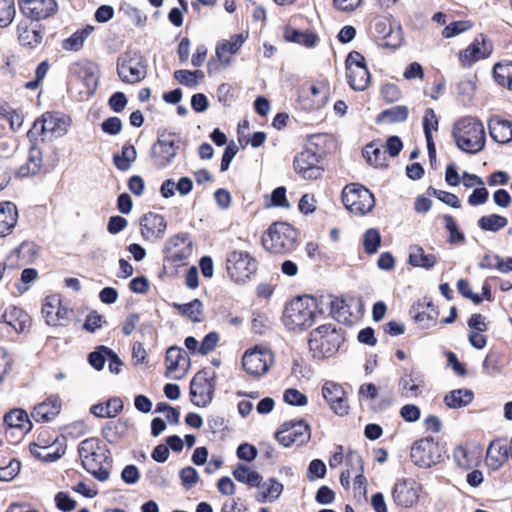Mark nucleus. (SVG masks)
<instances>
[{
  "mask_svg": "<svg viewBox=\"0 0 512 512\" xmlns=\"http://www.w3.org/2000/svg\"><path fill=\"white\" fill-rule=\"evenodd\" d=\"M474 399V393L465 388L448 392L444 397V403L450 409H460L468 406Z\"/></svg>",
  "mask_w": 512,
  "mask_h": 512,
  "instance_id": "obj_34",
  "label": "nucleus"
},
{
  "mask_svg": "<svg viewBox=\"0 0 512 512\" xmlns=\"http://www.w3.org/2000/svg\"><path fill=\"white\" fill-rule=\"evenodd\" d=\"M215 372L203 369L197 372L190 383V397L194 405L198 407L208 406L214 396Z\"/></svg>",
  "mask_w": 512,
  "mask_h": 512,
  "instance_id": "obj_10",
  "label": "nucleus"
},
{
  "mask_svg": "<svg viewBox=\"0 0 512 512\" xmlns=\"http://www.w3.org/2000/svg\"><path fill=\"white\" fill-rule=\"evenodd\" d=\"M284 37L289 42L297 43L306 47H313L317 42L315 34L295 29H287L284 33Z\"/></svg>",
  "mask_w": 512,
  "mask_h": 512,
  "instance_id": "obj_46",
  "label": "nucleus"
},
{
  "mask_svg": "<svg viewBox=\"0 0 512 512\" xmlns=\"http://www.w3.org/2000/svg\"><path fill=\"white\" fill-rule=\"evenodd\" d=\"M428 311H422L417 313L414 316V319L417 323L421 325L422 328H430L435 322L438 316V313L433 308L432 305L428 304Z\"/></svg>",
  "mask_w": 512,
  "mask_h": 512,
  "instance_id": "obj_55",
  "label": "nucleus"
},
{
  "mask_svg": "<svg viewBox=\"0 0 512 512\" xmlns=\"http://www.w3.org/2000/svg\"><path fill=\"white\" fill-rule=\"evenodd\" d=\"M493 75L498 84L512 90V63L496 64Z\"/></svg>",
  "mask_w": 512,
  "mask_h": 512,
  "instance_id": "obj_47",
  "label": "nucleus"
},
{
  "mask_svg": "<svg viewBox=\"0 0 512 512\" xmlns=\"http://www.w3.org/2000/svg\"><path fill=\"white\" fill-rule=\"evenodd\" d=\"M380 233L377 229H368L364 234L363 245L364 249L368 254H373L378 250L380 246Z\"/></svg>",
  "mask_w": 512,
  "mask_h": 512,
  "instance_id": "obj_52",
  "label": "nucleus"
},
{
  "mask_svg": "<svg viewBox=\"0 0 512 512\" xmlns=\"http://www.w3.org/2000/svg\"><path fill=\"white\" fill-rule=\"evenodd\" d=\"M353 304H357V301L353 298H336L333 300L331 309L334 317L340 322H349L353 314L350 310Z\"/></svg>",
  "mask_w": 512,
  "mask_h": 512,
  "instance_id": "obj_38",
  "label": "nucleus"
},
{
  "mask_svg": "<svg viewBox=\"0 0 512 512\" xmlns=\"http://www.w3.org/2000/svg\"><path fill=\"white\" fill-rule=\"evenodd\" d=\"M167 228V222L160 214L149 212L140 220L141 235L146 241L155 242L161 239Z\"/></svg>",
  "mask_w": 512,
  "mask_h": 512,
  "instance_id": "obj_21",
  "label": "nucleus"
},
{
  "mask_svg": "<svg viewBox=\"0 0 512 512\" xmlns=\"http://www.w3.org/2000/svg\"><path fill=\"white\" fill-rule=\"evenodd\" d=\"M297 232L286 222H274L262 236L263 247L274 254H287L296 248Z\"/></svg>",
  "mask_w": 512,
  "mask_h": 512,
  "instance_id": "obj_4",
  "label": "nucleus"
},
{
  "mask_svg": "<svg viewBox=\"0 0 512 512\" xmlns=\"http://www.w3.org/2000/svg\"><path fill=\"white\" fill-rule=\"evenodd\" d=\"M363 156L370 165L376 168L387 166L386 150L376 143L366 145L363 150Z\"/></svg>",
  "mask_w": 512,
  "mask_h": 512,
  "instance_id": "obj_36",
  "label": "nucleus"
},
{
  "mask_svg": "<svg viewBox=\"0 0 512 512\" xmlns=\"http://www.w3.org/2000/svg\"><path fill=\"white\" fill-rule=\"evenodd\" d=\"M192 254V241L185 233L170 237L165 245V258L174 264H178Z\"/></svg>",
  "mask_w": 512,
  "mask_h": 512,
  "instance_id": "obj_19",
  "label": "nucleus"
},
{
  "mask_svg": "<svg viewBox=\"0 0 512 512\" xmlns=\"http://www.w3.org/2000/svg\"><path fill=\"white\" fill-rule=\"evenodd\" d=\"M420 415L419 407L413 404H406L400 409V416L407 422H416Z\"/></svg>",
  "mask_w": 512,
  "mask_h": 512,
  "instance_id": "obj_64",
  "label": "nucleus"
},
{
  "mask_svg": "<svg viewBox=\"0 0 512 512\" xmlns=\"http://www.w3.org/2000/svg\"><path fill=\"white\" fill-rule=\"evenodd\" d=\"M179 477L182 486L187 490L193 488L200 480L197 470L191 466L181 469Z\"/></svg>",
  "mask_w": 512,
  "mask_h": 512,
  "instance_id": "obj_53",
  "label": "nucleus"
},
{
  "mask_svg": "<svg viewBox=\"0 0 512 512\" xmlns=\"http://www.w3.org/2000/svg\"><path fill=\"white\" fill-rule=\"evenodd\" d=\"M345 66L349 86L355 91H364L370 83V73L364 56L357 51L350 52L346 58Z\"/></svg>",
  "mask_w": 512,
  "mask_h": 512,
  "instance_id": "obj_11",
  "label": "nucleus"
},
{
  "mask_svg": "<svg viewBox=\"0 0 512 512\" xmlns=\"http://www.w3.org/2000/svg\"><path fill=\"white\" fill-rule=\"evenodd\" d=\"M4 422L14 429H18L22 435L32 429V423L25 410L17 408L11 410L4 417Z\"/></svg>",
  "mask_w": 512,
  "mask_h": 512,
  "instance_id": "obj_33",
  "label": "nucleus"
},
{
  "mask_svg": "<svg viewBox=\"0 0 512 512\" xmlns=\"http://www.w3.org/2000/svg\"><path fill=\"white\" fill-rule=\"evenodd\" d=\"M445 227L449 231V242L450 243H463L465 236L458 230L457 224L453 217L450 215L444 216Z\"/></svg>",
  "mask_w": 512,
  "mask_h": 512,
  "instance_id": "obj_57",
  "label": "nucleus"
},
{
  "mask_svg": "<svg viewBox=\"0 0 512 512\" xmlns=\"http://www.w3.org/2000/svg\"><path fill=\"white\" fill-rule=\"evenodd\" d=\"M283 400L291 406H305L308 403V398L305 394L294 388H289L284 391Z\"/></svg>",
  "mask_w": 512,
  "mask_h": 512,
  "instance_id": "obj_54",
  "label": "nucleus"
},
{
  "mask_svg": "<svg viewBox=\"0 0 512 512\" xmlns=\"http://www.w3.org/2000/svg\"><path fill=\"white\" fill-rule=\"evenodd\" d=\"M18 218V209L13 202H0V238L6 237L13 232Z\"/></svg>",
  "mask_w": 512,
  "mask_h": 512,
  "instance_id": "obj_24",
  "label": "nucleus"
},
{
  "mask_svg": "<svg viewBox=\"0 0 512 512\" xmlns=\"http://www.w3.org/2000/svg\"><path fill=\"white\" fill-rule=\"evenodd\" d=\"M507 224V218L498 214L482 216L478 220L479 228H481L484 231L490 232H498L499 230L505 228Z\"/></svg>",
  "mask_w": 512,
  "mask_h": 512,
  "instance_id": "obj_45",
  "label": "nucleus"
},
{
  "mask_svg": "<svg viewBox=\"0 0 512 512\" xmlns=\"http://www.w3.org/2000/svg\"><path fill=\"white\" fill-rule=\"evenodd\" d=\"M343 342L342 334L331 324L321 325L310 333L309 350L317 359L333 356Z\"/></svg>",
  "mask_w": 512,
  "mask_h": 512,
  "instance_id": "obj_5",
  "label": "nucleus"
},
{
  "mask_svg": "<svg viewBox=\"0 0 512 512\" xmlns=\"http://www.w3.org/2000/svg\"><path fill=\"white\" fill-rule=\"evenodd\" d=\"M93 30L94 27L91 25H86L85 27L78 29L70 37L62 41V48L65 51H79Z\"/></svg>",
  "mask_w": 512,
  "mask_h": 512,
  "instance_id": "obj_35",
  "label": "nucleus"
},
{
  "mask_svg": "<svg viewBox=\"0 0 512 512\" xmlns=\"http://www.w3.org/2000/svg\"><path fill=\"white\" fill-rule=\"evenodd\" d=\"M42 152L35 145H31L27 162L19 170L21 176H29L36 174L42 166Z\"/></svg>",
  "mask_w": 512,
  "mask_h": 512,
  "instance_id": "obj_39",
  "label": "nucleus"
},
{
  "mask_svg": "<svg viewBox=\"0 0 512 512\" xmlns=\"http://www.w3.org/2000/svg\"><path fill=\"white\" fill-rule=\"evenodd\" d=\"M408 262L413 267L429 270L436 265L437 257L432 253H426L419 245H412L409 247Z\"/></svg>",
  "mask_w": 512,
  "mask_h": 512,
  "instance_id": "obj_29",
  "label": "nucleus"
},
{
  "mask_svg": "<svg viewBox=\"0 0 512 512\" xmlns=\"http://www.w3.org/2000/svg\"><path fill=\"white\" fill-rule=\"evenodd\" d=\"M471 27L472 25L468 21L452 22L443 29L442 35L445 38H451L460 33L468 31Z\"/></svg>",
  "mask_w": 512,
  "mask_h": 512,
  "instance_id": "obj_59",
  "label": "nucleus"
},
{
  "mask_svg": "<svg viewBox=\"0 0 512 512\" xmlns=\"http://www.w3.org/2000/svg\"><path fill=\"white\" fill-rule=\"evenodd\" d=\"M422 381L406 376L400 380L401 394L406 398H416L421 394Z\"/></svg>",
  "mask_w": 512,
  "mask_h": 512,
  "instance_id": "obj_48",
  "label": "nucleus"
},
{
  "mask_svg": "<svg viewBox=\"0 0 512 512\" xmlns=\"http://www.w3.org/2000/svg\"><path fill=\"white\" fill-rule=\"evenodd\" d=\"M454 459L461 468L468 469L473 465V459L469 450L464 446H458L454 450Z\"/></svg>",
  "mask_w": 512,
  "mask_h": 512,
  "instance_id": "obj_60",
  "label": "nucleus"
},
{
  "mask_svg": "<svg viewBox=\"0 0 512 512\" xmlns=\"http://www.w3.org/2000/svg\"><path fill=\"white\" fill-rule=\"evenodd\" d=\"M342 202L346 209L356 215H365L375 206L373 194L360 184H349L342 191Z\"/></svg>",
  "mask_w": 512,
  "mask_h": 512,
  "instance_id": "obj_9",
  "label": "nucleus"
},
{
  "mask_svg": "<svg viewBox=\"0 0 512 512\" xmlns=\"http://www.w3.org/2000/svg\"><path fill=\"white\" fill-rule=\"evenodd\" d=\"M492 53V44L483 34H479L466 49L460 52L459 61L463 67L487 58Z\"/></svg>",
  "mask_w": 512,
  "mask_h": 512,
  "instance_id": "obj_20",
  "label": "nucleus"
},
{
  "mask_svg": "<svg viewBox=\"0 0 512 512\" xmlns=\"http://www.w3.org/2000/svg\"><path fill=\"white\" fill-rule=\"evenodd\" d=\"M1 319L16 333H25L31 326L30 316L23 309L15 306L6 308Z\"/></svg>",
  "mask_w": 512,
  "mask_h": 512,
  "instance_id": "obj_23",
  "label": "nucleus"
},
{
  "mask_svg": "<svg viewBox=\"0 0 512 512\" xmlns=\"http://www.w3.org/2000/svg\"><path fill=\"white\" fill-rule=\"evenodd\" d=\"M117 73L125 83H138L146 77L147 62L140 52L127 51L117 60Z\"/></svg>",
  "mask_w": 512,
  "mask_h": 512,
  "instance_id": "obj_7",
  "label": "nucleus"
},
{
  "mask_svg": "<svg viewBox=\"0 0 512 512\" xmlns=\"http://www.w3.org/2000/svg\"><path fill=\"white\" fill-rule=\"evenodd\" d=\"M409 110L406 106H395L381 113V118L389 122H403L407 119Z\"/></svg>",
  "mask_w": 512,
  "mask_h": 512,
  "instance_id": "obj_51",
  "label": "nucleus"
},
{
  "mask_svg": "<svg viewBox=\"0 0 512 512\" xmlns=\"http://www.w3.org/2000/svg\"><path fill=\"white\" fill-rule=\"evenodd\" d=\"M233 476L237 481L248 484L252 487H260V482L262 480V477L258 472L242 464L238 465L234 469Z\"/></svg>",
  "mask_w": 512,
  "mask_h": 512,
  "instance_id": "obj_41",
  "label": "nucleus"
},
{
  "mask_svg": "<svg viewBox=\"0 0 512 512\" xmlns=\"http://www.w3.org/2000/svg\"><path fill=\"white\" fill-rule=\"evenodd\" d=\"M123 402L118 397L110 398L106 403H98L90 408V412L98 418H114L123 410Z\"/></svg>",
  "mask_w": 512,
  "mask_h": 512,
  "instance_id": "obj_32",
  "label": "nucleus"
},
{
  "mask_svg": "<svg viewBox=\"0 0 512 512\" xmlns=\"http://www.w3.org/2000/svg\"><path fill=\"white\" fill-rule=\"evenodd\" d=\"M21 12L32 20L45 19L55 13V0H18Z\"/></svg>",
  "mask_w": 512,
  "mask_h": 512,
  "instance_id": "obj_22",
  "label": "nucleus"
},
{
  "mask_svg": "<svg viewBox=\"0 0 512 512\" xmlns=\"http://www.w3.org/2000/svg\"><path fill=\"white\" fill-rule=\"evenodd\" d=\"M257 270V260L244 250H233L227 254L226 271L231 281L246 283Z\"/></svg>",
  "mask_w": 512,
  "mask_h": 512,
  "instance_id": "obj_6",
  "label": "nucleus"
},
{
  "mask_svg": "<svg viewBox=\"0 0 512 512\" xmlns=\"http://www.w3.org/2000/svg\"><path fill=\"white\" fill-rule=\"evenodd\" d=\"M42 314L50 326H66L70 323L73 311L62 303L60 295L53 294L45 298Z\"/></svg>",
  "mask_w": 512,
  "mask_h": 512,
  "instance_id": "obj_15",
  "label": "nucleus"
},
{
  "mask_svg": "<svg viewBox=\"0 0 512 512\" xmlns=\"http://www.w3.org/2000/svg\"><path fill=\"white\" fill-rule=\"evenodd\" d=\"M488 127L494 141L505 144L512 140V123L510 121L493 117L490 119Z\"/></svg>",
  "mask_w": 512,
  "mask_h": 512,
  "instance_id": "obj_28",
  "label": "nucleus"
},
{
  "mask_svg": "<svg viewBox=\"0 0 512 512\" xmlns=\"http://www.w3.org/2000/svg\"><path fill=\"white\" fill-rule=\"evenodd\" d=\"M274 364V353L265 346L257 345L244 352L242 356V367L244 371L254 377L264 376Z\"/></svg>",
  "mask_w": 512,
  "mask_h": 512,
  "instance_id": "obj_8",
  "label": "nucleus"
},
{
  "mask_svg": "<svg viewBox=\"0 0 512 512\" xmlns=\"http://www.w3.org/2000/svg\"><path fill=\"white\" fill-rule=\"evenodd\" d=\"M259 488L261 491L257 496V500L262 503L277 500L283 491V485L273 478L268 479L262 485L260 484Z\"/></svg>",
  "mask_w": 512,
  "mask_h": 512,
  "instance_id": "obj_37",
  "label": "nucleus"
},
{
  "mask_svg": "<svg viewBox=\"0 0 512 512\" xmlns=\"http://www.w3.org/2000/svg\"><path fill=\"white\" fill-rule=\"evenodd\" d=\"M309 425L304 420H291L284 422L276 432L277 441L284 447L293 444L302 445L310 439Z\"/></svg>",
  "mask_w": 512,
  "mask_h": 512,
  "instance_id": "obj_14",
  "label": "nucleus"
},
{
  "mask_svg": "<svg viewBox=\"0 0 512 512\" xmlns=\"http://www.w3.org/2000/svg\"><path fill=\"white\" fill-rule=\"evenodd\" d=\"M70 127V119L61 113L46 112L34 122L29 136L40 133L50 137L64 136Z\"/></svg>",
  "mask_w": 512,
  "mask_h": 512,
  "instance_id": "obj_13",
  "label": "nucleus"
},
{
  "mask_svg": "<svg viewBox=\"0 0 512 512\" xmlns=\"http://www.w3.org/2000/svg\"><path fill=\"white\" fill-rule=\"evenodd\" d=\"M320 155L311 147H305L294 159V169L304 179L314 180L322 176L323 169L319 166Z\"/></svg>",
  "mask_w": 512,
  "mask_h": 512,
  "instance_id": "obj_16",
  "label": "nucleus"
},
{
  "mask_svg": "<svg viewBox=\"0 0 512 512\" xmlns=\"http://www.w3.org/2000/svg\"><path fill=\"white\" fill-rule=\"evenodd\" d=\"M244 41L245 39L241 34H235L231 36L229 40L219 43L216 46V57L222 67H228L233 60L224 58V51L234 55L240 50Z\"/></svg>",
  "mask_w": 512,
  "mask_h": 512,
  "instance_id": "obj_30",
  "label": "nucleus"
},
{
  "mask_svg": "<svg viewBox=\"0 0 512 512\" xmlns=\"http://www.w3.org/2000/svg\"><path fill=\"white\" fill-rule=\"evenodd\" d=\"M186 361L187 360L184 357V351L182 349H180L178 347L168 348V350L166 352V357H165L167 374L171 375L172 373H174L175 371H177L180 368H183V370H185L182 362H186Z\"/></svg>",
  "mask_w": 512,
  "mask_h": 512,
  "instance_id": "obj_43",
  "label": "nucleus"
},
{
  "mask_svg": "<svg viewBox=\"0 0 512 512\" xmlns=\"http://www.w3.org/2000/svg\"><path fill=\"white\" fill-rule=\"evenodd\" d=\"M16 14L14 0H0V28L8 27Z\"/></svg>",
  "mask_w": 512,
  "mask_h": 512,
  "instance_id": "obj_50",
  "label": "nucleus"
},
{
  "mask_svg": "<svg viewBox=\"0 0 512 512\" xmlns=\"http://www.w3.org/2000/svg\"><path fill=\"white\" fill-rule=\"evenodd\" d=\"M31 454L44 462H54L61 458L65 450L57 445H42L40 442L30 444Z\"/></svg>",
  "mask_w": 512,
  "mask_h": 512,
  "instance_id": "obj_31",
  "label": "nucleus"
},
{
  "mask_svg": "<svg viewBox=\"0 0 512 512\" xmlns=\"http://www.w3.org/2000/svg\"><path fill=\"white\" fill-rule=\"evenodd\" d=\"M219 341V335L216 332H210L208 333L204 339L202 340L200 346H199V352L202 355H207L212 350L215 349L217 343Z\"/></svg>",
  "mask_w": 512,
  "mask_h": 512,
  "instance_id": "obj_62",
  "label": "nucleus"
},
{
  "mask_svg": "<svg viewBox=\"0 0 512 512\" xmlns=\"http://www.w3.org/2000/svg\"><path fill=\"white\" fill-rule=\"evenodd\" d=\"M18 39L22 45L36 46L42 41V34L36 29H30L26 22L17 25Z\"/></svg>",
  "mask_w": 512,
  "mask_h": 512,
  "instance_id": "obj_42",
  "label": "nucleus"
},
{
  "mask_svg": "<svg viewBox=\"0 0 512 512\" xmlns=\"http://www.w3.org/2000/svg\"><path fill=\"white\" fill-rule=\"evenodd\" d=\"M137 152L134 146L124 145L121 153L115 154L113 157L114 165L121 171L128 170L132 163L136 160Z\"/></svg>",
  "mask_w": 512,
  "mask_h": 512,
  "instance_id": "obj_44",
  "label": "nucleus"
},
{
  "mask_svg": "<svg viewBox=\"0 0 512 512\" xmlns=\"http://www.w3.org/2000/svg\"><path fill=\"white\" fill-rule=\"evenodd\" d=\"M453 138L460 150L470 154L480 152L486 142L482 122L473 117H464L454 124Z\"/></svg>",
  "mask_w": 512,
  "mask_h": 512,
  "instance_id": "obj_2",
  "label": "nucleus"
},
{
  "mask_svg": "<svg viewBox=\"0 0 512 512\" xmlns=\"http://www.w3.org/2000/svg\"><path fill=\"white\" fill-rule=\"evenodd\" d=\"M20 471V462L11 460L7 466H0V480L11 481Z\"/></svg>",
  "mask_w": 512,
  "mask_h": 512,
  "instance_id": "obj_61",
  "label": "nucleus"
},
{
  "mask_svg": "<svg viewBox=\"0 0 512 512\" xmlns=\"http://www.w3.org/2000/svg\"><path fill=\"white\" fill-rule=\"evenodd\" d=\"M410 457L416 466L429 468L441 461L442 449L432 438H422L413 443Z\"/></svg>",
  "mask_w": 512,
  "mask_h": 512,
  "instance_id": "obj_12",
  "label": "nucleus"
},
{
  "mask_svg": "<svg viewBox=\"0 0 512 512\" xmlns=\"http://www.w3.org/2000/svg\"><path fill=\"white\" fill-rule=\"evenodd\" d=\"M38 278V271L34 268L24 269L21 273V283L17 284L16 288L20 294L25 293L30 284H32Z\"/></svg>",
  "mask_w": 512,
  "mask_h": 512,
  "instance_id": "obj_58",
  "label": "nucleus"
},
{
  "mask_svg": "<svg viewBox=\"0 0 512 512\" xmlns=\"http://www.w3.org/2000/svg\"><path fill=\"white\" fill-rule=\"evenodd\" d=\"M111 350L106 347H100L98 350L90 353L89 363L96 370H101L104 367L106 360L108 359Z\"/></svg>",
  "mask_w": 512,
  "mask_h": 512,
  "instance_id": "obj_56",
  "label": "nucleus"
},
{
  "mask_svg": "<svg viewBox=\"0 0 512 512\" xmlns=\"http://www.w3.org/2000/svg\"><path fill=\"white\" fill-rule=\"evenodd\" d=\"M422 485L412 478L399 479L393 486L392 498L398 506L412 507L420 497Z\"/></svg>",
  "mask_w": 512,
  "mask_h": 512,
  "instance_id": "obj_17",
  "label": "nucleus"
},
{
  "mask_svg": "<svg viewBox=\"0 0 512 512\" xmlns=\"http://www.w3.org/2000/svg\"><path fill=\"white\" fill-rule=\"evenodd\" d=\"M0 115L9 122L13 131H17L23 124L22 114L8 104L0 105Z\"/></svg>",
  "mask_w": 512,
  "mask_h": 512,
  "instance_id": "obj_49",
  "label": "nucleus"
},
{
  "mask_svg": "<svg viewBox=\"0 0 512 512\" xmlns=\"http://www.w3.org/2000/svg\"><path fill=\"white\" fill-rule=\"evenodd\" d=\"M61 410V400L58 396H51L36 405L31 413L37 422H46L55 418Z\"/></svg>",
  "mask_w": 512,
  "mask_h": 512,
  "instance_id": "obj_26",
  "label": "nucleus"
},
{
  "mask_svg": "<svg viewBox=\"0 0 512 512\" xmlns=\"http://www.w3.org/2000/svg\"><path fill=\"white\" fill-rule=\"evenodd\" d=\"M173 307L193 322H200L202 320L203 304L199 299H194L185 304L174 303Z\"/></svg>",
  "mask_w": 512,
  "mask_h": 512,
  "instance_id": "obj_40",
  "label": "nucleus"
},
{
  "mask_svg": "<svg viewBox=\"0 0 512 512\" xmlns=\"http://www.w3.org/2000/svg\"><path fill=\"white\" fill-rule=\"evenodd\" d=\"M317 302L311 296L293 299L285 308L284 325L291 331H300L313 325L316 320Z\"/></svg>",
  "mask_w": 512,
  "mask_h": 512,
  "instance_id": "obj_3",
  "label": "nucleus"
},
{
  "mask_svg": "<svg viewBox=\"0 0 512 512\" xmlns=\"http://www.w3.org/2000/svg\"><path fill=\"white\" fill-rule=\"evenodd\" d=\"M179 145L172 138L159 139L153 147V154L160 166H166L176 156Z\"/></svg>",
  "mask_w": 512,
  "mask_h": 512,
  "instance_id": "obj_27",
  "label": "nucleus"
},
{
  "mask_svg": "<svg viewBox=\"0 0 512 512\" xmlns=\"http://www.w3.org/2000/svg\"><path fill=\"white\" fill-rule=\"evenodd\" d=\"M510 454V444L505 440L496 439L490 443L487 449V464L496 470L508 460Z\"/></svg>",
  "mask_w": 512,
  "mask_h": 512,
  "instance_id": "obj_25",
  "label": "nucleus"
},
{
  "mask_svg": "<svg viewBox=\"0 0 512 512\" xmlns=\"http://www.w3.org/2000/svg\"><path fill=\"white\" fill-rule=\"evenodd\" d=\"M238 153V146L231 142L229 143L223 153L221 164H220V170L222 172L226 171L229 168L230 163Z\"/></svg>",
  "mask_w": 512,
  "mask_h": 512,
  "instance_id": "obj_63",
  "label": "nucleus"
},
{
  "mask_svg": "<svg viewBox=\"0 0 512 512\" xmlns=\"http://www.w3.org/2000/svg\"><path fill=\"white\" fill-rule=\"evenodd\" d=\"M322 396L330 406L331 410L339 415L344 416L349 412V404L346 392L343 387L333 381H326L322 386Z\"/></svg>",
  "mask_w": 512,
  "mask_h": 512,
  "instance_id": "obj_18",
  "label": "nucleus"
},
{
  "mask_svg": "<svg viewBox=\"0 0 512 512\" xmlns=\"http://www.w3.org/2000/svg\"><path fill=\"white\" fill-rule=\"evenodd\" d=\"M78 453L84 469L100 481L109 478V451L98 438H87L80 442Z\"/></svg>",
  "mask_w": 512,
  "mask_h": 512,
  "instance_id": "obj_1",
  "label": "nucleus"
}]
</instances>
